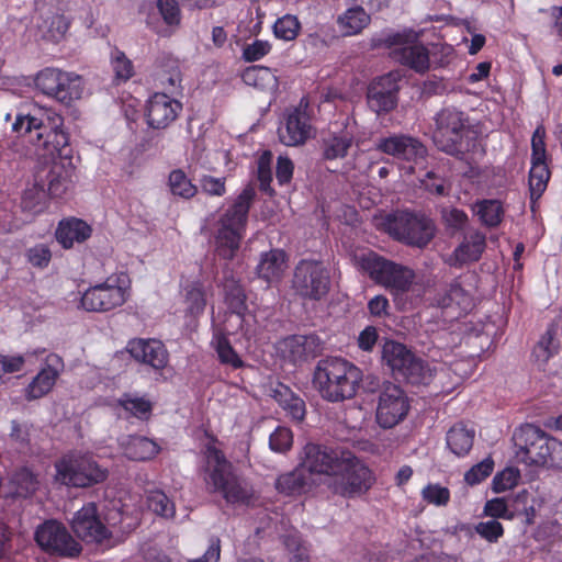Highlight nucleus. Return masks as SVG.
Masks as SVG:
<instances>
[{
  "label": "nucleus",
  "mask_w": 562,
  "mask_h": 562,
  "mask_svg": "<svg viewBox=\"0 0 562 562\" xmlns=\"http://www.w3.org/2000/svg\"><path fill=\"white\" fill-rule=\"evenodd\" d=\"M203 475L206 491L220 495L227 504L248 506L256 499L252 485L213 443L204 450Z\"/></svg>",
  "instance_id": "nucleus-1"
},
{
  "label": "nucleus",
  "mask_w": 562,
  "mask_h": 562,
  "mask_svg": "<svg viewBox=\"0 0 562 562\" xmlns=\"http://www.w3.org/2000/svg\"><path fill=\"white\" fill-rule=\"evenodd\" d=\"M375 228L408 247L426 248L436 235L435 222L422 212L395 210L373 216Z\"/></svg>",
  "instance_id": "nucleus-2"
},
{
  "label": "nucleus",
  "mask_w": 562,
  "mask_h": 562,
  "mask_svg": "<svg viewBox=\"0 0 562 562\" xmlns=\"http://www.w3.org/2000/svg\"><path fill=\"white\" fill-rule=\"evenodd\" d=\"M434 143L438 150L464 159L465 155L479 147V131L469 116L454 108L442 109L436 115Z\"/></svg>",
  "instance_id": "nucleus-3"
},
{
  "label": "nucleus",
  "mask_w": 562,
  "mask_h": 562,
  "mask_svg": "<svg viewBox=\"0 0 562 562\" xmlns=\"http://www.w3.org/2000/svg\"><path fill=\"white\" fill-rule=\"evenodd\" d=\"M362 380V372L353 363L338 357L318 361L313 384L323 398L340 402L353 397Z\"/></svg>",
  "instance_id": "nucleus-4"
},
{
  "label": "nucleus",
  "mask_w": 562,
  "mask_h": 562,
  "mask_svg": "<svg viewBox=\"0 0 562 562\" xmlns=\"http://www.w3.org/2000/svg\"><path fill=\"white\" fill-rule=\"evenodd\" d=\"M63 117L49 111L38 114L18 115L12 125L14 132L29 134L30 142L43 148L50 157H68L69 136L61 128Z\"/></svg>",
  "instance_id": "nucleus-5"
},
{
  "label": "nucleus",
  "mask_w": 562,
  "mask_h": 562,
  "mask_svg": "<svg viewBox=\"0 0 562 562\" xmlns=\"http://www.w3.org/2000/svg\"><path fill=\"white\" fill-rule=\"evenodd\" d=\"M517 457L529 465L562 468V442L535 425L527 424L514 434Z\"/></svg>",
  "instance_id": "nucleus-6"
},
{
  "label": "nucleus",
  "mask_w": 562,
  "mask_h": 562,
  "mask_svg": "<svg viewBox=\"0 0 562 562\" xmlns=\"http://www.w3.org/2000/svg\"><path fill=\"white\" fill-rule=\"evenodd\" d=\"M255 194V189L247 186L221 218L216 235V252L221 258L231 260L235 257Z\"/></svg>",
  "instance_id": "nucleus-7"
},
{
  "label": "nucleus",
  "mask_w": 562,
  "mask_h": 562,
  "mask_svg": "<svg viewBox=\"0 0 562 562\" xmlns=\"http://www.w3.org/2000/svg\"><path fill=\"white\" fill-rule=\"evenodd\" d=\"M360 268L375 283L390 290L393 295L407 292L415 279L413 269L369 251L359 257Z\"/></svg>",
  "instance_id": "nucleus-8"
},
{
  "label": "nucleus",
  "mask_w": 562,
  "mask_h": 562,
  "mask_svg": "<svg viewBox=\"0 0 562 562\" xmlns=\"http://www.w3.org/2000/svg\"><path fill=\"white\" fill-rule=\"evenodd\" d=\"M292 288L304 300L319 301L329 292V271L321 261L303 259L294 269Z\"/></svg>",
  "instance_id": "nucleus-9"
},
{
  "label": "nucleus",
  "mask_w": 562,
  "mask_h": 562,
  "mask_svg": "<svg viewBox=\"0 0 562 562\" xmlns=\"http://www.w3.org/2000/svg\"><path fill=\"white\" fill-rule=\"evenodd\" d=\"M56 468L57 479L66 485L76 487L98 484L108 477V470L88 456L64 459L57 463Z\"/></svg>",
  "instance_id": "nucleus-10"
},
{
  "label": "nucleus",
  "mask_w": 562,
  "mask_h": 562,
  "mask_svg": "<svg viewBox=\"0 0 562 562\" xmlns=\"http://www.w3.org/2000/svg\"><path fill=\"white\" fill-rule=\"evenodd\" d=\"M301 464L312 479L324 476V483L329 485L340 469H346L345 458L338 452L316 443H307L302 452Z\"/></svg>",
  "instance_id": "nucleus-11"
},
{
  "label": "nucleus",
  "mask_w": 562,
  "mask_h": 562,
  "mask_svg": "<svg viewBox=\"0 0 562 562\" xmlns=\"http://www.w3.org/2000/svg\"><path fill=\"white\" fill-rule=\"evenodd\" d=\"M408 411L409 402L404 391L392 382L383 381L376 407L378 424L392 428L406 417Z\"/></svg>",
  "instance_id": "nucleus-12"
},
{
  "label": "nucleus",
  "mask_w": 562,
  "mask_h": 562,
  "mask_svg": "<svg viewBox=\"0 0 562 562\" xmlns=\"http://www.w3.org/2000/svg\"><path fill=\"white\" fill-rule=\"evenodd\" d=\"M35 541L44 551L63 557H76L81 551V546L56 520H46L40 525L35 531Z\"/></svg>",
  "instance_id": "nucleus-13"
},
{
  "label": "nucleus",
  "mask_w": 562,
  "mask_h": 562,
  "mask_svg": "<svg viewBox=\"0 0 562 562\" xmlns=\"http://www.w3.org/2000/svg\"><path fill=\"white\" fill-rule=\"evenodd\" d=\"M345 465L346 469H340L328 486L334 493L345 497H355L366 493L373 483L371 471L349 458H345Z\"/></svg>",
  "instance_id": "nucleus-14"
},
{
  "label": "nucleus",
  "mask_w": 562,
  "mask_h": 562,
  "mask_svg": "<svg viewBox=\"0 0 562 562\" xmlns=\"http://www.w3.org/2000/svg\"><path fill=\"white\" fill-rule=\"evenodd\" d=\"M126 301V290L112 278L89 288L81 297V305L89 312H106Z\"/></svg>",
  "instance_id": "nucleus-15"
},
{
  "label": "nucleus",
  "mask_w": 562,
  "mask_h": 562,
  "mask_svg": "<svg viewBox=\"0 0 562 562\" xmlns=\"http://www.w3.org/2000/svg\"><path fill=\"white\" fill-rule=\"evenodd\" d=\"M70 524L75 535L87 543H102L111 538V531L98 517L95 503L83 505Z\"/></svg>",
  "instance_id": "nucleus-16"
},
{
  "label": "nucleus",
  "mask_w": 562,
  "mask_h": 562,
  "mask_svg": "<svg viewBox=\"0 0 562 562\" xmlns=\"http://www.w3.org/2000/svg\"><path fill=\"white\" fill-rule=\"evenodd\" d=\"M400 75L389 72L375 79L368 88L369 108L376 114L389 113L397 105V93Z\"/></svg>",
  "instance_id": "nucleus-17"
},
{
  "label": "nucleus",
  "mask_w": 562,
  "mask_h": 562,
  "mask_svg": "<svg viewBox=\"0 0 562 562\" xmlns=\"http://www.w3.org/2000/svg\"><path fill=\"white\" fill-rule=\"evenodd\" d=\"M278 350L283 359L301 364L322 352L323 341L316 334L292 335L279 341Z\"/></svg>",
  "instance_id": "nucleus-18"
},
{
  "label": "nucleus",
  "mask_w": 562,
  "mask_h": 562,
  "mask_svg": "<svg viewBox=\"0 0 562 562\" xmlns=\"http://www.w3.org/2000/svg\"><path fill=\"white\" fill-rule=\"evenodd\" d=\"M376 150L405 161H418L427 156L426 146L407 134H392L378 139Z\"/></svg>",
  "instance_id": "nucleus-19"
},
{
  "label": "nucleus",
  "mask_w": 562,
  "mask_h": 562,
  "mask_svg": "<svg viewBox=\"0 0 562 562\" xmlns=\"http://www.w3.org/2000/svg\"><path fill=\"white\" fill-rule=\"evenodd\" d=\"M126 351L131 357L154 370H162L168 364V351L165 345L157 339L134 338L126 345Z\"/></svg>",
  "instance_id": "nucleus-20"
},
{
  "label": "nucleus",
  "mask_w": 562,
  "mask_h": 562,
  "mask_svg": "<svg viewBox=\"0 0 562 562\" xmlns=\"http://www.w3.org/2000/svg\"><path fill=\"white\" fill-rule=\"evenodd\" d=\"M64 369L63 359L55 353L46 357V366L43 368L25 389L29 401L37 400L50 392L59 373Z\"/></svg>",
  "instance_id": "nucleus-21"
},
{
  "label": "nucleus",
  "mask_w": 562,
  "mask_h": 562,
  "mask_svg": "<svg viewBox=\"0 0 562 562\" xmlns=\"http://www.w3.org/2000/svg\"><path fill=\"white\" fill-rule=\"evenodd\" d=\"M181 109V103L166 93H155L147 103V122L153 128H165L176 120Z\"/></svg>",
  "instance_id": "nucleus-22"
},
{
  "label": "nucleus",
  "mask_w": 562,
  "mask_h": 562,
  "mask_svg": "<svg viewBox=\"0 0 562 562\" xmlns=\"http://www.w3.org/2000/svg\"><path fill=\"white\" fill-rule=\"evenodd\" d=\"M485 248V235L474 232L465 236L463 243L459 245L453 254L448 258L450 266L460 267L469 261L480 259Z\"/></svg>",
  "instance_id": "nucleus-23"
},
{
  "label": "nucleus",
  "mask_w": 562,
  "mask_h": 562,
  "mask_svg": "<svg viewBox=\"0 0 562 562\" xmlns=\"http://www.w3.org/2000/svg\"><path fill=\"white\" fill-rule=\"evenodd\" d=\"M316 483V479H312L300 463L293 471L284 473L277 479L276 488L285 495H294L306 492Z\"/></svg>",
  "instance_id": "nucleus-24"
},
{
  "label": "nucleus",
  "mask_w": 562,
  "mask_h": 562,
  "mask_svg": "<svg viewBox=\"0 0 562 562\" xmlns=\"http://www.w3.org/2000/svg\"><path fill=\"white\" fill-rule=\"evenodd\" d=\"M310 135V125L299 111L289 114L285 125L279 128L280 140L286 146L303 144Z\"/></svg>",
  "instance_id": "nucleus-25"
},
{
  "label": "nucleus",
  "mask_w": 562,
  "mask_h": 562,
  "mask_svg": "<svg viewBox=\"0 0 562 562\" xmlns=\"http://www.w3.org/2000/svg\"><path fill=\"white\" fill-rule=\"evenodd\" d=\"M270 395L292 419L296 422L304 419L305 403L289 386L280 383L271 390Z\"/></svg>",
  "instance_id": "nucleus-26"
},
{
  "label": "nucleus",
  "mask_w": 562,
  "mask_h": 562,
  "mask_svg": "<svg viewBox=\"0 0 562 562\" xmlns=\"http://www.w3.org/2000/svg\"><path fill=\"white\" fill-rule=\"evenodd\" d=\"M286 269V255L281 249H272L261 256L257 267L259 278L267 282H274L281 279Z\"/></svg>",
  "instance_id": "nucleus-27"
},
{
  "label": "nucleus",
  "mask_w": 562,
  "mask_h": 562,
  "mask_svg": "<svg viewBox=\"0 0 562 562\" xmlns=\"http://www.w3.org/2000/svg\"><path fill=\"white\" fill-rule=\"evenodd\" d=\"M91 235V227L79 218L61 221L56 231L57 240L65 247L70 248L74 243H82Z\"/></svg>",
  "instance_id": "nucleus-28"
},
{
  "label": "nucleus",
  "mask_w": 562,
  "mask_h": 562,
  "mask_svg": "<svg viewBox=\"0 0 562 562\" xmlns=\"http://www.w3.org/2000/svg\"><path fill=\"white\" fill-rule=\"evenodd\" d=\"M36 184L44 190L47 187V192L53 198L61 196L70 186L69 170L60 162H54L45 179L37 177Z\"/></svg>",
  "instance_id": "nucleus-29"
},
{
  "label": "nucleus",
  "mask_w": 562,
  "mask_h": 562,
  "mask_svg": "<svg viewBox=\"0 0 562 562\" xmlns=\"http://www.w3.org/2000/svg\"><path fill=\"white\" fill-rule=\"evenodd\" d=\"M393 55L401 64L406 65L418 72H424L429 67L428 50L420 44L404 45L394 49Z\"/></svg>",
  "instance_id": "nucleus-30"
},
{
  "label": "nucleus",
  "mask_w": 562,
  "mask_h": 562,
  "mask_svg": "<svg viewBox=\"0 0 562 562\" xmlns=\"http://www.w3.org/2000/svg\"><path fill=\"white\" fill-rule=\"evenodd\" d=\"M415 355L403 344L390 340L382 350V359L391 368L393 374L401 375Z\"/></svg>",
  "instance_id": "nucleus-31"
},
{
  "label": "nucleus",
  "mask_w": 562,
  "mask_h": 562,
  "mask_svg": "<svg viewBox=\"0 0 562 562\" xmlns=\"http://www.w3.org/2000/svg\"><path fill=\"white\" fill-rule=\"evenodd\" d=\"M223 273L222 285L225 301L233 313L240 315L246 310V295L244 290L228 267L224 269Z\"/></svg>",
  "instance_id": "nucleus-32"
},
{
  "label": "nucleus",
  "mask_w": 562,
  "mask_h": 562,
  "mask_svg": "<svg viewBox=\"0 0 562 562\" xmlns=\"http://www.w3.org/2000/svg\"><path fill=\"white\" fill-rule=\"evenodd\" d=\"M68 72L57 68H45L41 70L35 77V87L44 94L54 98V94L66 97L59 90L61 82L68 81Z\"/></svg>",
  "instance_id": "nucleus-33"
},
{
  "label": "nucleus",
  "mask_w": 562,
  "mask_h": 562,
  "mask_svg": "<svg viewBox=\"0 0 562 562\" xmlns=\"http://www.w3.org/2000/svg\"><path fill=\"white\" fill-rule=\"evenodd\" d=\"M370 15L360 5L348 9L339 15L337 23L345 35H356L370 23Z\"/></svg>",
  "instance_id": "nucleus-34"
},
{
  "label": "nucleus",
  "mask_w": 562,
  "mask_h": 562,
  "mask_svg": "<svg viewBox=\"0 0 562 562\" xmlns=\"http://www.w3.org/2000/svg\"><path fill=\"white\" fill-rule=\"evenodd\" d=\"M475 432L463 424H457L447 434V445L456 456H465L472 448Z\"/></svg>",
  "instance_id": "nucleus-35"
},
{
  "label": "nucleus",
  "mask_w": 562,
  "mask_h": 562,
  "mask_svg": "<svg viewBox=\"0 0 562 562\" xmlns=\"http://www.w3.org/2000/svg\"><path fill=\"white\" fill-rule=\"evenodd\" d=\"M560 342L557 339V333L551 327L539 339L532 350V360L539 367H543L558 353Z\"/></svg>",
  "instance_id": "nucleus-36"
},
{
  "label": "nucleus",
  "mask_w": 562,
  "mask_h": 562,
  "mask_svg": "<svg viewBox=\"0 0 562 562\" xmlns=\"http://www.w3.org/2000/svg\"><path fill=\"white\" fill-rule=\"evenodd\" d=\"M159 452V446L151 439L143 436H131L125 454L136 461H145L154 458Z\"/></svg>",
  "instance_id": "nucleus-37"
},
{
  "label": "nucleus",
  "mask_w": 562,
  "mask_h": 562,
  "mask_svg": "<svg viewBox=\"0 0 562 562\" xmlns=\"http://www.w3.org/2000/svg\"><path fill=\"white\" fill-rule=\"evenodd\" d=\"M121 406L131 416L142 420L149 419L153 412V403L145 396H137L131 393H124L119 400Z\"/></svg>",
  "instance_id": "nucleus-38"
},
{
  "label": "nucleus",
  "mask_w": 562,
  "mask_h": 562,
  "mask_svg": "<svg viewBox=\"0 0 562 562\" xmlns=\"http://www.w3.org/2000/svg\"><path fill=\"white\" fill-rule=\"evenodd\" d=\"M243 81L261 90L274 89L277 87V77L270 68L263 66H251L246 68L241 75Z\"/></svg>",
  "instance_id": "nucleus-39"
},
{
  "label": "nucleus",
  "mask_w": 562,
  "mask_h": 562,
  "mask_svg": "<svg viewBox=\"0 0 562 562\" xmlns=\"http://www.w3.org/2000/svg\"><path fill=\"white\" fill-rule=\"evenodd\" d=\"M550 178V171L546 161H531L529 172V190L532 202L538 200L544 192Z\"/></svg>",
  "instance_id": "nucleus-40"
},
{
  "label": "nucleus",
  "mask_w": 562,
  "mask_h": 562,
  "mask_svg": "<svg viewBox=\"0 0 562 562\" xmlns=\"http://www.w3.org/2000/svg\"><path fill=\"white\" fill-rule=\"evenodd\" d=\"M187 312L193 316L201 314L206 305L203 284L194 281L184 288Z\"/></svg>",
  "instance_id": "nucleus-41"
},
{
  "label": "nucleus",
  "mask_w": 562,
  "mask_h": 562,
  "mask_svg": "<svg viewBox=\"0 0 562 562\" xmlns=\"http://www.w3.org/2000/svg\"><path fill=\"white\" fill-rule=\"evenodd\" d=\"M212 345L214 346L218 359L223 364L232 366L235 369L243 367L241 359L224 335H215Z\"/></svg>",
  "instance_id": "nucleus-42"
},
{
  "label": "nucleus",
  "mask_w": 562,
  "mask_h": 562,
  "mask_svg": "<svg viewBox=\"0 0 562 562\" xmlns=\"http://www.w3.org/2000/svg\"><path fill=\"white\" fill-rule=\"evenodd\" d=\"M400 376L411 384H427L431 379V371L420 358L415 356Z\"/></svg>",
  "instance_id": "nucleus-43"
},
{
  "label": "nucleus",
  "mask_w": 562,
  "mask_h": 562,
  "mask_svg": "<svg viewBox=\"0 0 562 562\" xmlns=\"http://www.w3.org/2000/svg\"><path fill=\"white\" fill-rule=\"evenodd\" d=\"M68 78L69 80L61 82L60 88H58L59 90H63L61 93H65L66 97L64 98L59 94H54V99L67 105L72 101L80 99L83 92V82L79 75L68 72Z\"/></svg>",
  "instance_id": "nucleus-44"
},
{
  "label": "nucleus",
  "mask_w": 562,
  "mask_h": 562,
  "mask_svg": "<svg viewBox=\"0 0 562 562\" xmlns=\"http://www.w3.org/2000/svg\"><path fill=\"white\" fill-rule=\"evenodd\" d=\"M352 144V139L347 136H331L324 140L323 156L325 159L344 158Z\"/></svg>",
  "instance_id": "nucleus-45"
},
{
  "label": "nucleus",
  "mask_w": 562,
  "mask_h": 562,
  "mask_svg": "<svg viewBox=\"0 0 562 562\" xmlns=\"http://www.w3.org/2000/svg\"><path fill=\"white\" fill-rule=\"evenodd\" d=\"M170 190L175 195H179L183 199H190L195 195L198 189L191 183L190 179L186 173L178 169L173 170L169 176Z\"/></svg>",
  "instance_id": "nucleus-46"
},
{
  "label": "nucleus",
  "mask_w": 562,
  "mask_h": 562,
  "mask_svg": "<svg viewBox=\"0 0 562 562\" xmlns=\"http://www.w3.org/2000/svg\"><path fill=\"white\" fill-rule=\"evenodd\" d=\"M477 215L483 224L494 227L497 226L503 216V207L497 200H485L477 204Z\"/></svg>",
  "instance_id": "nucleus-47"
},
{
  "label": "nucleus",
  "mask_w": 562,
  "mask_h": 562,
  "mask_svg": "<svg viewBox=\"0 0 562 562\" xmlns=\"http://www.w3.org/2000/svg\"><path fill=\"white\" fill-rule=\"evenodd\" d=\"M12 482L15 484V493L21 497H29L38 487L36 476L27 469H21L13 475Z\"/></svg>",
  "instance_id": "nucleus-48"
},
{
  "label": "nucleus",
  "mask_w": 562,
  "mask_h": 562,
  "mask_svg": "<svg viewBox=\"0 0 562 562\" xmlns=\"http://www.w3.org/2000/svg\"><path fill=\"white\" fill-rule=\"evenodd\" d=\"M422 187L431 194L445 196L449 194L450 184L448 180L434 170L427 171L420 179Z\"/></svg>",
  "instance_id": "nucleus-49"
},
{
  "label": "nucleus",
  "mask_w": 562,
  "mask_h": 562,
  "mask_svg": "<svg viewBox=\"0 0 562 562\" xmlns=\"http://www.w3.org/2000/svg\"><path fill=\"white\" fill-rule=\"evenodd\" d=\"M300 31V22L294 15H284L277 20L273 25V32L278 38L284 41L294 40Z\"/></svg>",
  "instance_id": "nucleus-50"
},
{
  "label": "nucleus",
  "mask_w": 562,
  "mask_h": 562,
  "mask_svg": "<svg viewBox=\"0 0 562 562\" xmlns=\"http://www.w3.org/2000/svg\"><path fill=\"white\" fill-rule=\"evenodd\" d=\"M293 445V434L290 428L279 426L269 437V447L278 453H285Z\"/></svg>",
  "instance_id": "nucleus-51"
},
{
  "label": "nucleus",
  "mask_w": 562,
  "mask_h": 562,
  "mask_svg": "<svg viewBox=\"0 0 562 562\" xmlns=\"http://www.w3.org/2000/svg\"><path fill=\"white\" fill-rule=\"evenodd\" d=\"M272 154L269 150L263 151L258 159V180L260 182V190L272 195L273 190L270 187L272 180L271 162Z\"/></svg>",
  "instance_id": "nucleus-52"
},
{
  "label": "nucleus",
  "mask_w": 562,
  "mask_h": 562,
  "mask_svg": "<svg viewBox=\"0 0 562 562\" xmlns=\"http://www.w3.org/2000/svg\"><path fill=\"white\" fill-rule=\"evenodd\" d=\"M147 506L157 515L172 517L175 515L173 504L167 495L160 491L151 492L147 497Z\"/></svg>",
  "instance_id": "nucleus-53"
},
{
  "label": "nucleus",
  "mask_w": 562,
  "mask_h": 562,
  "mask_svg": "<svg viewBox=\"0 0 562 562\" xmlns=\"http://www.w3.org/2000/svg\"><path fill=\"white\" fill-rule=\"evenodd\" d=\"M111 61L115 79L126 81L133 76V64L123 52L114 49Z\"/></svg>",
  "instance_id": "nucleus-54"
},
{
  "label": "nucleus",
  "mask_w": 562,
  "mask_h": 562,
  "mask_svg": "<svg viewBox=\"0 0 562 562\" xmlns=\"http://www.w3.org/2000/svg\"><path fill=\"white\" fill-rule=\"evenodd\" d=\"M474 531L490 543H495L504 535V528L496 519L481 521L474 526Z\"/></svg>",
  "instance_id": "nucleus-55"
},
{
  "label": "nucleus",
  "mask_w": 562,
  "mask_h": 562,
  "mask_svg": "<svg viewBox=\"0 0 562 562\" xmlns=\"http://www.w3.org/2000/svg\"><path fill=\"white\" fill-rule=\"evenodd\" d=\"M494 469L492 458H486L480 463L473 465L464 475V480L470 485H475L485 480Z\"/></svg>",
  "instance_id": "nucleus-56"
},
{
  "label": "nucleus",
  "mask_w": 562,
  "mask_h": 562,
  "mask_svg": "<svg viewBox=\"0 0 562 562\" xmlns=\"http://www.w3.org/2000/svg\"><path fill=\"white\" fill-rule=\"evenodd\" d=\"M441 218L446 227L453 232L462 229L468 222V215L462 210L456 207L442 209Z\"/></svg>",
  "instance_id": "nucleus-57"
},
{
  "label": "nucleus",
  "mask_w": 562,
  "mask_h": 562,
  "mask_svg": "<svg viewBox=\"0 0 562 562\" xmlns=\"http://www.w3.org/2000/svg\"><path fill=\"white\" fill-rule=\"evenodd\" d=\"M157 9L168 25L180 23V9L176 0H157Z\"/></svg>",
  "instance_id": "nucleus-58"
},
{
  "label": "nucleus",
  "mask_w": 562,
  "mask_h": 562,
  "mask_svg": "<svg viewBox=\"0 0 562 562\" xmlns=\"http://www.w3.org/2000/svg\"><path fill=\"white\" fill-rule=\"evenodd\" d=\"M423 497L430 504H435L437 506H445L449 502L450 493L447 487H442L438 484H429L427 485L423 492Z\"/></svg>",
  "instance_id": "nucleus-59"
},
{
  "label": "nucleus",
  "mask_w": 562,
  "mask_h": 562,
  "mask_svg": "<svg viewBox=\"0 0 562 562\" xmlns=\"http://www.w3.org/2000/svg\"><path fill=\"white\" fill-rule=\"evenodd\" d=\"M26 258L32 266L44 268L48 266L52 252L46 245L40 244L26 250Z\"/></svg>",
  "instance_id": "nucleus-60"
},
{
  "label": "nucleus",
  "mask_w": 562,
  "mask_h": 562,
  "mask_svg": "<svg viewBox=\"0 0 562 562\" xmlns=\"http://www.w3.org/2000/svg\"><path fill=\"white\" fill-rule=\"evenodd\" d=\"M518 472L514 469H505L498 474H496L493 479V490L496 493L504 492L514 487L518 481Z\"/></svg>",
  "instance_id": "nucleus-61"
},
{
  "label": "nucleus",
  "mask_w": 562,
  "mask_h": 562,
  "mask_svg": "<svg viewBox=\"0 0 562 562\" xmlns=\"http://www.w3.org/2000/svg\"><path fill=\"white\" fill-rule=\"evenodd\" d=\"M546 132L543 127L539 126L533 132L531 138V161H546V143H544Z\"/></svg>",
  "instance_id": "nucleus-62"
},
{
  "label": "nucleus",
  "mask_w": 562,
  "mask_h": 562,
  "mask_svg": "<svg viewBox=\"0 0 562 562\" xmlns=\"http://www.w3.org/2000/svg\"><path fill=\"white\" fill-rule=\"evenodd\" d=\"M484 514L494 519L496 518H507L512 519L513 514L508 513V507L504 498H494L487 501L484 506Z\"/></svg>",
  "instance_id": "nucleus-63"
},
{
  "label": "nucleus",
  "mask_w": 562,
  "mask_h": 562,
  "mask_svg": "<svg viewBox=\"0 0 562 562\" xmlns=\"http://www.w3.org/2000/svg\"><path fill=\"white\" fill-rule=\"evenodd\" d=\"M270 44L265 41H255L247 45L243 50V57L246 61H256L267 55L270 50Z\"/></svg>",
  "instance_id": "nucleus-64"
}]
</instances>
